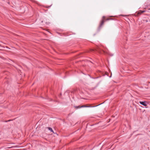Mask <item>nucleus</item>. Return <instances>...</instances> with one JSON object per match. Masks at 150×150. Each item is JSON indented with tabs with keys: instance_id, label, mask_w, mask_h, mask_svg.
I'll return each instance as SVG.
<instances>
[{
	"instance_id": "423d86ee",
	"label": "nucleus",
	"mask_w": 150,
	"mask_h": 150,
	"mask_svg": "<svg viewBox=\"0 0 150 150\" xmlns=\"http://www.w3.org/2000/svg\"><path fill=\"white\" fill-rule=\"evenodd\" d=\"M110 18H108V19H106V20H110Z\"/></svg>"
},
{
	"instance_id": "1a4fd4ad",
	"label": "nucleus",
	"mask_w": 150,
	"mask_h": 150,
	"mask_svg": "<svg viewBox=\"0 0 150 150\" xmlns=\"http://www.w3.org/2000/svg\"><path fill=\"white\" fill-rule=\"evenodd\" d=\"M92 50V51H94V50Z\"/></svg>"
},
{
	"instance_id": "7ed1b4c3",
	"label": "nucleus",
	"mask_w": 150,
	"mask_h": 150,
	"mask_svg": "<svg viewBox=\"0 0 150 150\" xmlns=\"http://www.w3.org/2000/svg\"><path fill=\"white\" fill-rule=\"evenodd\" d=\"M145 12V11H139L137 13V14L138 15H140L142 13Z\"/></svg>"
},
{
	"instance_id": "0eeeda50",
	"label": "nucleus",
	"mask_w": 150,
	"mask_h": 150,
	"mask_svg": "<svg viewBox=\"0 0 150 150\" xmlns=\"http://www.w3.org/2000/svg\"><path fill=\"white\" fill-rule=\"evenodd\" d=\"M103 18L104 19L105 18V17L104 16H103Z\"/></svg>"
},
{
	"instance_id": "20e7f679",
	"label": "nucleus",
	"mask_w": 150,
	"mask_h": 150,
	"mask_svg": "<svg viewBox=\"0 0 150 150\" xmlns=\"http://www.w3.org/2000/svg\"><path fill=\"white\" fill-rule=\"evenodd\" d=\"M104 22V20L103 19L101 21L100 25L99 26V27H101L102 25L103 24Z\"/></svg>"
},
{
	"instance_id": "f03ea898",
	"label": "nucleus",
	"mask_w": 150,
	"mask_h": 150,
	"mask_svg": "<svg viewBox=\"0 0 150 150\" xmlns=\"http://www.w3.org/2000/svg\"><path fill=\"white\" fill-rule=\"evenodd\" d=\"M91 107V106H87V105H83L81 106V107H80V108H83V107L88 108V107ZM76 107L77 108H79V106H77V107Z\"/></svg>"
},
{
	"instance_id": "6e6552de",
	"label": "nucleus",
	"mask_w": 150,
	"mask_h": 150,
	"mask_svg": "<svg viewBox=\"0 0 150 150\" xmlns=\"http://www.w3.org/2000/svg\"><path fill=\"white\" fill-rule=\"evenodd\" d=\"M10 121V120H9L7 121L6 122H8V121Z\"/></svg>"
},
{
	"instance_id": "39448f33",
	"label": "nucleus",
	"mask_w": 150,
	"mask_h": 150,
	"mask_svg": "<svg viewBox=\"0 0 150 150\" xmlns=\"http://www.w3.org/2000/svg\"><path fill=\"white\" fill-rule=\"evenodd\" d=\"M47 128L50 131L52 132L53 133H54L53 130H52V129L50 127H47Z\"/></svg>"
},
{
	"instance_id": "f257e3e1",
	"label": "nucleus",
	"mask_w": 150,
	"mask_h": 150,
	"mask_svg": "<svg viewBox=\"0 0 150 150\" xmlns=\"http://www.w3.org/2000/svg\"><path fill=\"white\" fill-rule=\"evenodd\" d=\"M139 103L140 104H141L145 106H146L147 105V102L145 101H140Z\"/></svg>"
}]
</instances>
